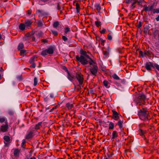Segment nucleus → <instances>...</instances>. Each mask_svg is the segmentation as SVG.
I'll return each instance as SVG.
<instances>
[{"mask_svg":"<svg viewBox=\"0 0 159 159\" xmlns=\"http://www.w3.org/2000/svg\"><path fill=\"white\" fill-rule=\"evenodd\" d=\"M25 143V139H23L21 143V146L23 147Z\"/></svg>","mask_w":159,"mask_h":159,"instance_id":"a18cd8bd","label":"nucleus"},{"mask_svg":"<svg viewBox=\"0 0 159 159\" xmlns=\"http://www.w3.org/2000/svg\"><path fill=\"white\" fill-rule=\"evenodd\" d=\"M112 112L113 119L115 120H118L120 115L114 110L112 111Z\"/></svg>","mask_w":159,"mask_h":159,"instance_id":"1a4fd4ad","label":"nucleus"},{"mask_svg":"<svg viewBox=\"0 0 159 159\" xmlns=\"http://www.w3.org/2000/svg\"><path fill=\"white\" fill-rule=\"evenodd\" d=\"M77 60L80 62L82 65L87 64L88 62V58L85 57L83 56H81L80 57L78 56H76V57Z\"/></svg>","mask_w":159,"mask_h":159,"instance_id":"7ed1b4c3","label":"nucleus"},{"mask_svg":"<svg viewBox=\"0 0 159 159\" xmlns=\"http://www.w3.org/2000/svg\"><path fill=\"white\" fill-rule=\"evenodd\" d=\"M31 23L30 21H27L25 22V25L26 26H29L31 25Z\"/></svg>","mask_w":159,"mask_h":159,"instance_id":"c85d7f7f","label":"nucleus"},{"mask_svg":"<svg viewBox=\"0 0 159 159\" xmlns=\"http://www.w3.org/2000/svg\"><path fill=\"white\" fill-rule=\"evenodd\" d=\"M30 159H36V158L34 157H32Z\"/></svg>","mask_w":159,"mask_h":159,"instance_id":"69168bd1","label":"nucleus"},{"mask_svg":"<svg viewBox=\"0 0 159 159\" xmlns=\"http://www.w3.org/2000/svg\"><path fill=\"white\" fill-rule=\"evenodd\" d=\"M95 23L96 26L98 27L101 25V22L100 21H95Z\"/></svg>","mask_w":159,"mask_h":159,"instance_id":"7c9ffc66","label":"nucleus"},{"mask_svg":"<svg viewBox=\"0 0 159 159\" xmlns=\"http://www.w3.org/2000/svg\"><path fill=\"white\" fill-rule=\"evenodd\" d=\"M145 99L146 97L144 95H143V94H141V95H140L139 96L138 98V102L139 103L138 104V105H139V107H143V106L142 105V104L141 103V102H142V101H144L145 100Z\"/></svg>","mask_w":159,"mask_h":159,"instance_id":"423d86ee","label":"nucleus"},{"mask_svg":"<svg viewBox=\"0 0 159 159\" xmlns=\"http://www.w3.org/2000/svg\"><path fill=\"white\" fill-rule=\"evenodd\" d=\"M26 51L25 50H22L21 51L20 54L21 55H23L25 52Z\"/></svg>","mask_w":159,"mask_h":159,"instance_id":"a19ab883","label":"nucleus"},{"mask_svg":"<svg viewBox=\"0 0 159 159\" xmlns=\"http://www.w3.org/2000/svg\"><path fill=\"white\" fill-rule=\"evenodd\" d=\"M100 42L101 43V44H102L104 43V40L102 39H100Z\"/></svg>","mask_w":159,"mask_h":159,"instance_id":"09e8293b","label":"nucleus"},{"mask_svg":"<svg viewBox=\"0 0 159 159\" xmlns=\"http://www.w3.org/2000/svg\"><path fill=\"white\" fill-rule=\"evenodd\" d=\"M76 7V9L77 10V12L78 13L79 12L80 10V7L79 4L78 3H76L75 5Z\"/></svg>","mask_w":159,"mask_h":159,"instance_id":"412c9836","label":"nucleus"},{"mask_svg":"<svg viewBox=\"0 0 159 159\" xmlns=\"http://www.w3.org/2000/svg\"><path fill=\"white\" fill-rule=\"evenodd\" d=\"M118 133L117 132L115 131H114L112 133V138L114 139L118 136Z\"/></svg>","mask_w":159,"mask_h":159,"instance_id":"dca6fc26","label":"nucleus"},{"mask_svg":"<svg viewBox=\"0 0 159 159\" xmlns=\"http://www.w3.org/2000/svg\"><path fill=\"white\" fill-rule=\"evenodd\" d=\"M141 135H143V131L142 130H141Z\"/></svg>","mask_w":159,"mask_h":159,"instance_id":"e2e57ef3","label":"nucleus"},{"mask_svg":"<svg viewBox=\"0 0 159 159\" xmlns=\"http://www.w3.org/2000/svg\"><path fill=\"white\" fill-rule=\"evenodd\" d=\"M28 14L29 15H30L31 14V12L30 11H28Z\"/></svg>","mask_w":159,"mask_h":159,"instance_id":"0e129e2a","label":"nucleus"},{"mask_svg":"<svg viewBox=\"0 0 159 159\" xmlns=\"http://www.w3.org/2000/svg\"><path fill=\"white\" fill-rule=\"evenodd\" d=\"M142 22L141 21H139V22L138 23V25H137V26L138 28H139L142 26Z\"/></svg>","mask_w":159,"mask_h":159,"instance_id":"c9c22d12","label":"nucleus"},{"mask_svg":"<svg viewBox=\"0 0 159 159\" xmlns=\"http://www.w3.org/2000/svg\"><path fill=\"white\" fill-rule=\"evenodd\" d=\"M66 106L68 109H70L73 107V105L72 103H67L66 104Z\"/></svg>","mask_w":159,"mask_h":159,"instance_id":"a211bd4d","label":"nucleus"},{"mask_svg":"<svg viewBox=\"0 0 159 159\" xmlns=\"http://www.w3.org/2000/svg\"><path fill=\"white\" fill-rule=\"evenodd\" d=\"M40 126H39L38 125H36L35 127V128L36 129H39L40 128Z\"/></svg>","mask_w":159,"mask_h":159,"instance_id":"8fccbe9b","label":"nucleus"},{"mask_svg":"<svg viewBox=\"0 0 159 159\" xmlns=\"http://www.w3.org/2000/svg\"><path fill=\"white\" fill-rule=\"evenodd\" d=\"M37 84V80L36 77H35L34 79V85L35 86Z\"/></svg>","mask_w":159,"mask_h":159,"instance_id":"473e14b6","label":"nucleus"},{"mask_svg":"<svg viewBox=\"0 0 159 159\" xmlns=\"http://www.w3.org/2000/svg\"><path fill=\"white\" fill-rule=\"evenodd\" d=\"M25 24H21L19 25V28L20 30H23L25 29Z\"/></svg>","mask_w":159,"mask_h":159,"instance_id":"f3484780","label":"nucleus"},{"mask_svg":"<svg viewBox=\"0 0 159 159\" xmlns=\"http://www.w3.org/2000/svg\"><path fill=\"white\" fill-rule=\"evenodd\" d=\"M39 0V1H43L44 2H46L48 1V0Z\"/></svg>","mask_w":159,"mask_h":159,"instance_id":"6e6d98bb","label":"nucleus"},{"mask_svg":"<svg viewBox=\"0 0 159 159\" xmlns=\"http://www.w3.org/2000/svg\"><path fill=\"white\" fill-rule=\"evenodd\" d=\"M154 67H156V69L159 71V65L156 63H154Z\"/></svg>","mask_w":159,"mask_h":159,"instance_id":"e433bc0d","label":"nucleus"},{"mask_svg":"<svg viewBox=\"0 0 159 159\" xmlns=\"http://www.w3.org/2000/svg\"><path fill=\"white\" fill-rule=\"evenodd\" d=\"M59 25V23L58 21H56L53 24V27L54 28H56Z\"/></svg>","mask_w":159,"mask_h":159,"instance_id":"393cba45","label":"nucleus"},{"mask_svg":"<svg viewBox=\"0 0 159 159\" xmlns=\"http://www.w3.org/2000/svg\"><path fill=\"white\" fill-rule=\"evenodd\" d=\"M137 2V0H135V1L133 3V4H135Z\"/></svg>","mask_w":159,"mask_h":159,"instance_id":"680f3d73","label":"nucleus"},{"mask_svg":"<svg viewBox=\"0 0 159 159\" xmlns=\"http://www.w3.org/2000/svg\"><path fill=\"white\" fill-rule=\"evenodd\" d=\"M156 19L157 21H159V15L156 18Z\"/></svg>","mask_w":159,"mask_h":159,"instance_id":"603ef678","label":"nucleus"},{"mask_svg":"<svg viewBox=\"0 0 159 159\" xmlns=\"http://www.w3.org/2000/svg\"><path fill=\"white\" fill-rule=\"evenodd\" d=\"M140 110L138 112V115L140 119L142 120H148L149 112L143 107H139Z\"/></svg>","mask_w":159,"mask_h":159,"instance_id":"f257e3e1","label":"nucleus"},{"mask_svg":"<svg viewBox=\"0 0 159 159\" xmlns=\"http://www.w3.org/2000/svg\"><path fill=\"white\" fill-rule=\"evenodd\" d=\"M108 39L109 40H111L112 39V34L111 33H110L108 34Z\"/></svg>","mask_w":159,"mask_h":159,"instance_id":"2f4dec72","label":"nucleus"},{"mask_svg":"<svg viewBox=\"0 0 159 159\" xmlns=\"http://www.w3.org/2000/svg\"><path fill=\"white\" fill-rule=\"evenodd\" d=\"M37 57L36 56H34L31 57L29 61V62L30 63H33L35 61V58H36Z\"/></svg>","mask_w":159,"mask_h":159,"instance_id":"aec40b11","label":"nucleus"},{"mask_svg":"<svg viewBox=\"0 0 159 159\" xmlns=\"http://www.w3.org/2000/svg\"><path fill=\"white\" fill-rule=\"evenodd\" d=\"M103 159H108V158H104Z\"/></svg>","mask_w":159,"mask_h":159,"instance_id":"774afa93","label":"nucleus"},{"mask_svg":"<svg viewBox=\"0 0 159 159\" xmlns=\"http://www.w3.org/2000/svg\"><path fill=\"white\" fill-rule=\"evenodd\" d=\"M20 153V150L18 149H15L14 150L13 154L14 156L16 157H18Z\"/></svg>","mask_w":159,"mask_h":159,"instance_id":"9b49d317","label":"nucleus"},{"mask_svg":"<svg viewBox=\"0 0 159 159\" xmlns=\"http://www.w3.org/2000/svg\"><path fill=\"white\" fill-rule=\"evenodd\" d=\"M52 33L55 35H57V32L56 31H54V30H52Z\"/></svg>","mask_w":159,"mask_h":159,"instance_id":"79ce46f5","label":"nucleus"},{"mask_svg":"<svg viewBox=\"0 0 159 159\" xmlns=\"http://www.w3.org/2000/svg\"><path fill=\"white\" fill-rule=\"evenodd\" d=\"M32 63V64L30 66V67L33 68H35V65L34 63Z\"/></svg>","mask_w":159,"mask_h":159,"instance_id":"49530a36","label":"nucleus"},{"mask_svg":"<svg viewBox=\"0 0 159 159\" xmlns=\"http://www.w3.org/2000/svg\"><path fill=\"white\" fill-rule=\"evenodd\" d=\"M50 96L51 98H53L54 96L52 93H51L50 95Z\"/></svg>","mask_w":159,"mask_h":159,"instance_id":"864d4df0","label":"nucleus"},{"mask_svg":"<svg viewBox=\"0 0 159 159\" xmlns=\"http://www.w3.org/2000/svg\"><path fill=\"white\" fill-rule=\"evenodd\" d=\"M108 53H109L108 52H107L105 51V52H104V55H107Z\"/></svg>","mask_w":159,"mask_h":159,"instance_id":"3c124183","label":"nucleus"},{"mask_svg":"<svg viewBox=\"0 0 159 159\" xmlns=\"http://www.w3.org/2000/svg\"><path fill=\"white\" fill-rule=\"evenodd\" d=\"M80 53L82 55V56H83L85 57H87L89 59L90 61H91V60H92L90 57L87 54V53L86 51H84L82 50H81L80 51Z\"/></svg>","mask_w":159,"mask_h":159,"instance_id":"9d476101","label":"nucleus"},{"mask_svg":"<svg viewBox=\"0 0 159 159\" xmlns=\"http://www.w3.org/2000/svg\"><path fill=\"white\" fill-rule=\"evenodd\" d=\"M5 121V119L4 117H0V122L3 123Z\"/></svg>","mask_w":159,"mask_h":159,"instance_id":"f704fd0d","label":"nucleus"},{"mask_svg":"<svg viewBox=\"0 0 159 159\" xmlns=\"http://www.w3.org/2000/svg\"><path fill=\"white\" fill-rule=\"evenodd\" d=\"M4 139L5 141V143L6 146H7V144L5 142H8L10 141V137L7 136H5L4 137Z\"/></svg>","mask_w":159,"mask_h":159,"instance_id":"4468645a","label":"nucleus"},{"mask_svg":"<svg viewBox=\"0 0 159 159\" xmlns=\"http://www.w3.org/2000/svg\"><path fill=\"white\" fill-rule=\"evenodd\" d=\"M36 34L38 37H40L42 35V33L41 32H37L36 33Z\"/></svg>","mask_w":159,"mask_h":159,"instance_id":"cd10ccee","label":"nucleus"},{"mask_svg":"<svg viewBox=\"0 0 159 159\" xmlns=\"http://www.w3.org/2000/svg\"><path fill=\"white\" fill-rule=\"evenodd\" d=\"M24 47V44L23 43H20L18 47V48L19 50H20L21 49H22Z\"/></svg>","mask_w":159,"mask_h":159,"instance_id":"5701e85b","label":"nucleus"},{"mask_svg":"<svg viewBox=\"0 0 159 159\" xmlns=\"http://www.w3.org/2000/svg\"><path fill=\"white\" fill-rule=\"evenodd\" d=\"M112 77L114 79L116 80H119L120 79L119 77L116 74H113Z\"/></svg>","mask_w":159,"mask_h":159,"instance_id":"a878e982","label":"nucleus"},{"mask_svg":"<svg viewBox=\"0 0 159 159\" xmlns=\"http://www.w3.org/2000/svg\"><path fill=\"white\" fill-rule=\"evenodd\" d=\"M32 40L34 41H35V38L33 36V37H32Z\"/></svg>","mask_w":159,"mask_h":159,"instance_id":"13d9d810","label":"nucleus"},{"mask_svg":"<svg viewBox=\"0 0 159 159\" xmlns=\"http://www.w3.org/2000/svg\"><path fill=\"white\" fill-rule=\"evenodd\" d=\"M154 5L153 4L151 5H149L147 6L146 5H144L143 6V10L146 11H154Z\"/></svg>","mask_w":159,"mask_h":159,"instance_id":"39448f33","label":"nucleus"},{"mask_svg":"<svg viewBox=\"0 0 159 159\" xmlns=\"http://www.w3.org/2000/svg\"><path fill=\"white\" fill-rule=\"evenodd\" d=\"M89 70L91 73L93 75L96 76L98 70L97 64L92 60L89 62Z\"/></svg>","mask_w":159,"mask_h":159,"instance_id":"f03ea898","label":"nucleus"},{"mask_svg":"<svg viewBox=\"0 0 159 159\" xmlns=\"http://www.w3.org/2000/svg\"><path fill=\"white\" fill-rule=\"evenodd\" d=\"M130 2V0H126V2H127L128 3H129Z\"/></svg>","mask_w":159,"mask_h":159,"instance_id":"052dcab7","label":"nucleus"},{"mask_svg":"<svg viewBox=\"0 0 159 159\" xmlns=\"http://www.w3.org/2000/svg\"><path fill=\"white\" fill-rule=\"evenodd\" d=\"M106 31V30L105 29H103L102 30H101L100 31V32H101V33H102V34H104L105 33Z\"/></svg>","mask_w":159,"mask_h":159,"instance_id":"c03bdc74","label":"nucleus"},{"mask_svg":"<svg viewBox=\"0 0 159 159\" xmlns=\"http://www.w3.org/2000/svg\"><path fill=\"white\" fill-rule=\"evenodd\" d=\"M5 123V124L1 126L0 128L1 130L3 132H6L8 129V125L7 124V121H6Z\"/></svg>","mask_w":159,"mask_h":159,"instance_id":"6e6552de","label":"nucleus"},{"mask_svg":"<svg viewBox=\"0 0 159 159\" xmlns=\"http://www.w3.org/2000/svg\"><path fill=\"white\" fill-rule=\"evenodd\" d=\"M1 77H2V76H1V75H0V80L1 78Z\"/></svg>","mask_w":159,"mask_h":159,"instance_id":"338daca9","label":"nucleus"},{"mask_svg":"<svg viewBox=\"0 0 159 159\" xmlns=\"http://www.w3.org/2000/svg\"><path fill=\"white\" fill-rule=\"evenodd\" d=\"M122 121L120 120H119L117 123V125H118L119 128L120 129L122 127Z\"/></svg>","mask_w":159,"mask_h":159,"instance_id":"6ab92c4d","label":"nucleus"},{"mask_svg":"<svg viewBox=\"0 0 159 159\" xmlns=\"http://www.w3.org/2000/svg\"><path fill=\"white\" fill-rule=\"evenodd\" d=\"M57 9H59V10H60V7H59V5L58 4H57Z\"/></svg>","mask_w":159,"mask_h":159,"instance_id":"bf43d9fd","label":"nucleus"},{"mask_svg":"<svg viewBox=\"0 0 159 159\" xmlns=\"http://www.w3.org/2000/svg\"><path fill=\"white\" fill-rule=\"evenodd\" d=\"M111 49L109 48V46H108L107 48V50L106 51L109 53L111 51Z\"/></svg>","mask_w":159,"mask_h":159,"instance_id":"de8ad7c7","label":"nucleus"},{"mask_svg":"<svg viewBox=\"0 0 159 159\" xmlns=\"http://www.w3.org/2000/svg\"><path fill=\"white\" fill-rule=\"evenodd\" d=\"M150 53L149 51H145L144 53V55L145 56H149L150 55Z\"/></svg>","mask_w":159,"mask_h":159,"instance_id":"ea45409f","label":"nucleus"},{"mask_svg":"<svg viewBox=\"0 0 159 159\" xmlns=\"http://www.w3.org/2000/svg\"><path fill=\"white\" fill-rule=\"evenodd\" d=\"M42 124V122L39 123L37 125H38L39 126H40Z\"/></svg>","mask_w":159,"mask_h":159,"instance_id":"4d7b16f0","label":"nucleus"},{"mask_svg":"<svg viewBox=\"0 0 159 159\" xmlns=\"http://www.w3.org/2000/svg\"><path fill=\"white\" fill-rule=\"evenodd\" d=\"M104 85L107 88H109L108 86V82L106 80H105L103 82Z\"/></svg>","mask_w":159,"mask_h":159,"instance_id":"bb28decb","label":"nucleus"},{"mask_svg":"<svg viewBox=\"0 0 159 159\" xmlns=\"http://www.w3.org/2000/svg\"><path fill=\"white\" fill-rule=\"evenodd\" d=\"M144 54L143 53V52L142 51H140L139 52V56L140 57H143L144 56Z\"/></svg>","mask_w":159,"mask_h":159,"instance_id":"72a5a7b5","label":"nucleus"},{"mask_svg":"<svg viewBox=\"0 0 159 159\" xmlns=\"http://www.w3.org/2000/svg\"><path fill=\"white\" fill-rule=\"evenodd\" d=\"M42 41L44 43H46L47 42V40H46V39H42Z\"/></svg>","mask_w":159,"mask_h":159,"instance_id":"5fc2aeb1","label":"nucleus"},{"mask_svg":"<svg viewBox=\"0 0 159 159\" xmlns=\"http://www.w3.org/2000/svg\"><path fill=\"white\" fill-rule=\"evenodd\" d=\"M68 79L70 80H71L73 79V77L70 76V75L69 74L68 72Z\"/></svg>","mask_w":159,"mask_h":159,"instance_id":"4c0bfd02","label":"nucleus"},{"mask_svg":"<svg viewBox=\"0 0 159 159\" xmlns=\"http://www.w3.org/2000/svg\"><path fill=\"white\" fill-rule=\"evenodd\" d=\"M46 51H46V49L43 50L41 52V55L43 56H45L47 55Z\"/></svg>","mask_w":159,"mask_h":159,"instance_id":"b1692460","label":"nucleus"},{"mask_svg":"<svg viewBox=\"0 0 159 159\" xmlns=\"http://www.w3.org/2000/svg\"><path fill=\"white\" fill-rule=\"evenodd\" d=\"M114 127V124L112 122H110L109 124V129H113Z\"/></svg>","mask_w":159,"mask_h":159,"instance_id":"4be33fe9","label":"nucleus"},{"mask_svg":"<svg viewBox=\"0 0 159 159\" xmlns=\"http://www.w3.org/2000/svg\"><path fill=\"white\" fill-rule=\"evenodd\" d=\"M76 77L79 82L80 85H81L83 84L84 81L83 75L80 73H78L76 74Z\"/></svg>","mask_w":159,"mask_h":159,"instance_id":"20e7f679","label":"nucleus"},{"mask_svg":"<svg viewBox=\"0 0 159 159\" xmlns=\"http://www.w3.org/2000/svg\"><path fill=\"white\" fill-rule=\"evenodd\" d=\"M62 39L64 41H66L68 39L67 38L64 36H62Z\"/></svg>","mask_w":159,"mask_h":159,"instance_id":"37998d69","label":"nucleus"},{"mask_svg":"<svg viewBox=\"0 0 159 159\" xmlns=\"http://www.w3.org/2000/svg\"><path fill=\"white\" fill-rule=\"evenodd\" d=\"M159 13V8L154 9V11H153V13Z\"/></svg>","mask_w":159,"mask_h":159,"instance_id":"c756f323","label":"nucleus"},{"mask_svg":"<svg viewBox=\"0 0 159 159\" xmlns=\"http://www.w3.org/2000/svg\"><path fill=\"white\" fill-rule=\"evenodd\" d=\"M46 50L47 51L46 52L47 55L52 54L53 52V50L52 48H49Z\"/></svg>","mask_w":159,"mask_h":159,"instance_id":"ddd939ff","label":"nucleus"},{"mask_svg":"<svg viewBox=\"0 0 159 159\" xmlns=\"http://www.w3.org/2000/svg\"><path fill=\"white\" fill-rule=\"evenodd\" d=\"M95 7L96 10H97L98 12H100L101 9V7L98 4H96L95 5Z\"/></svg>","mask_w":159,"mask_h":159,"instance_id":"2eb2a0df","label":"nucleus"},{"mask_svg":"<svg viewBox=\"0 0 159 159\" xmlns=\"http://www.w3.org/2000/svg\"><path fill=\"white\" fill-rule=\"evenodd\" d=\"M33 136V133L32 131H30L27 134L25 137L26 139H29L32 138Z\"/></svg>","mask_w":159,"mask_h":159,"instance_id":"f8f14e48","label":"nucleus"},{"mask_svg":"<svg viewBox=\"0 0 159 159\" xmlns=\"http://www.w3.org/2000/svg\"><path fill=\"white\" fill-rule=\"evenodd\" d=\"M70 31V29L68 27H66L65 29V31L66 34H67Z\"/></svg>","mask_w":159,"mask_h":159,"instance_id":"58836bf2","label":"nucleus"},{"mask_svg":"<svg viewBox=\"0 0 159 159\" xmlns=\"http://www.w3.org/2000/svg\"><path fill=\"white\" fill-rule=\"evenodd\" d=\"M154 63H153L151 62L147 63L145 64V68L148 70H151L152 68H154Z\"/></svg>","mask_w":159,"mask_h":159,"instance_id":"0eeeda50","label":"nucleus"}]
</instances>
